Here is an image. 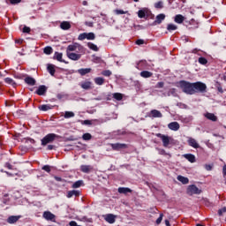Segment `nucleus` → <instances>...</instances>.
Segmentation results:
<instances>
[{
    "instance_id": "obj_15",
    "label": "nucleus",
    "mask_w": 226,
    "mask_h": 226,
    "mask_svg": "<svg viewBox=\"0 0 226 226\" xmlns=\"http://www.w3.org/2000/svg\"><path fill=\"white\" fill-rule=\"evenodd\" d=\"M149 117H163V115L160 110L152 109L149 113Z\"/></svg>"
},
{
    "instance_id": "obj_55",
    "label": "nucleus",
    "mask_w": 226,
    "mask_h": 226,
    "mask_svg": "<svg viewBox=\"0 0 226 226\" xmlns=\"http://www.w3.org/2000/svg\"><path fill=\"white\" fill-rule=\"evenodd\" d=\"M11 4H19V3H22V0H10Z\"/></svg>"
},
{
    "instance_id": "obj_20",
    "label": "nucleus",
    "mask_w": 226,
    "mask_h": 226,
    "mask_svg": "<svg viewBox=\"0 0 226 226\" xmlns=\"http://www.w3.org/2000/svg\"><path fill=\"white\" fill-rule=\"evenodd\" d=\"M19 220H20V215H18V216L11 215L8 217L7 222L11 224V223H17V222H19Z\"/></svg>"
},
{
    "instance_id": "obj_8",
    "label": "nucleus",
    "mask_w": 226,
    "mask_h": 226,
    "mask_svg": "<svg viewBox=\"0 0 226 226\" xmlns=\"http://www.w3.org/2000/svg\"><path fill=\"white\" fill-rule=\"evenodd\" d=\"M47 93V87L45 85H41L38 89L35 91V94H38V96H44Z\"/></svg>"
},
{
    "instance_id": "obj_36",
    "label": "nucleus",
    "mask_w": 226,
    "mask_h": 226,
    "mask_svg": "<svg viewBox=\"0 0 226 226\" xmlns=\"http://www.w3.org/2000/svg\"><path fill=\"white\" fill-rule=\"evenodd\" d=\"M64 117L65 119H70V117H75V113H73V111H65Z\"/></svg>"
},
{
    "instance_id": "obj_39",
    "label": "nucleus",
    "mask_w": 226,
    "mask_h": 226,
    "mask_svg": "<svg viewBox=\"0 0 226 226\" xmlns=\"http://www.w3.org/2000/svg\"><path fill=\"white\" fill-rule=\"evenodd\" d=\"M15 115L16 117H22V116H26V111H24V109H18Z\"/></svg>"
},
{
    "instance_id": "obj_61",
    "label": "nucleus",
    "mask_w": 226,
    "mask_h": 226,
    "mask_svg": "<svg viewBox=\"0 0 226 226\" xmlns=\"http://www.w3.org/2000/svg\"><path fill=\"white\" fill-rule=\"evenodd\" d=\"M23 42H24V40L22 39H19L15 41V43H18L19 45H22Z\"/></svg>"
},
{
    "instance_id": "obj_48",
    "label": "nucleus",
    "mask_w": 226,
    "mask_h": 226,
    "mask_svg": "<svg viewBox=\"0 0 226 226\" xmlns=\"http://www.w3.org/2000/svg\"><path fill=\"white\" fill-rule=\"evenodd\" d=\"M198 61L200 64H207V59H206V57L201 56L199 58Z\"/></svg>"
},
{
    "instance_id": "obj_30",
    "label": "nucleus",
    "mask_w": 226,
    "mask_h": 226,
    "mask_svg": "<svg viewBox=\"0 0 226 226\" xmlns=\"http://www.w3.org/2000/svg\"><path fill=\"white\" fill-rule=\"evenodd\" d=\"M94 83L97 86H103V84H105V79H103L102 77H97L94 79Z\"/></svg>"
},
{
    "instance_id": "obj_2",
    "label": "nucleus",
    "mask_w": 226,
    "mask_h": 226,
    "mask_svg": "<svg viewBox=\"0 0 226 226\" xmlns=\"http://www.w3.org/2000/svg\"><path fill=\"white\" fill-rule=\"evenodd\" d=\"M194 94L196 93H207V85L201 81H197L193 83Z\"/></svg>"
},
{
    "instance_id": "obj_26",
    "label": "nucleus",
    "mask_w": 226,
    "mask_h": 226,
    "mask_svg": "<svg viewBox=\"0 0 226 226\" xmlns=\"http://www.w3.org/2000/svg\"><path fill=\"white\" fill-rule=\"evenodd\" d=\"M140 77L143 79H149L150 77H153V72L149 71H143L140 72Z\"/></svg>"
},
{
    "instance_id": "obj_56",
    "label": "nucleus",
    "mask_w": 226,
    "mask_h": 226,
    "mask_svg": "<svg viewBox=\"0 0 226 226\" xmlns=\"http://www.w3.org/2000/svg\"><path fill=\"white\" fill-rule=\"evenodd\" d=\"M116 13H117V15H124V13H126V11H124L123 10H116Z\"/></svg>"
},
{
    "instance_id": "obj_3",
    "label": "nucleus",
    "mask_w": 226,
    "mask_h": 226,
    "mask_svg": "<svg viewBox=\"0 0 226 226\" xmlns=\"http://www.w3.org/2000/svg\"><path fill=\"white\" fill-rule=\"evenodd\" d=\"M57 139V134L55 133H49L41 139V146H47V144H50L54 142Z\"/></svg>"
},
{
    "instance_id": "obj_28",
    "label": "nucleus",
    "mask_w": 226,
    "mask_h": 226,
    "mask_svg": "<svg viewBox=\"0 0 226 226\" xmlns=\"http://www.w3.org/2000/svg\"><path fill=\"white\" fill-rule=\"evenodd\" d=\"M118 193H124V195H126V193H132V189L128 187H119Z\"/></svg>"
},
{
    "instance_id": "obj_23",
    "label": "nucleus",
    "mask_w": 226,
    "mask_h": 226,
    "mask_svg": "<svg viewBox=\"0 0 226 226\" xmlns=\"http://www.w3.org/2000/svg\"><path fill=\"white\" fill-rule=\"evenodd\" d=\"M92 69L91 68H81L78 70V73L84 77V75H87V73H91Z\"/></svg>"
},
{
    "instance_id": "obj_44",
    "label": "nucleus",
    "mask_w": 226,
    "mask_h": 226,
    "mask_svg": "<svg viewBox=\"0 0 226 226\" xmlns=\"http://www.w3.org/2000/svg\"><path fill=\"white\" fill-rule=\"evenodd\" d=\"M94 38H96V35H94V33L90 32V33H87V40H94Z\"/></svg>"
},
{
    "instance_id": "obj_62",
    "label": "nucleus",
    "mask_w": 226,
    "mask_h": 226,
    "mask_svg": "<svg viewBox=\"0 0 226 226\" xmlns=\"http://www.w3.org/2000/svg\"><path fill=\"white\" fill-rule=\"evenodd\" d=\"M56 98L58 100H63V98H64V95L63 94H56Z\"/></svg>"
},
{
    "instance_id": "obj_11",
    "label": "nucleus",
    "mask_w": 226,
    "mask_h": 226,
    "mask_svg": "<svg viewBox=\"0 0 226 226\" xmlns=\"http://www.w3.org/2000/svg\"><path fill=\"white\" fill-rule=\"evenodd\" d=\"M42 216H43V218H45V220H48L50 222H52L53 220L56 219V215L54 214H52V212H49V211L44 212Z\"/></svg>"
},
{
    "instance_id": "obj_1",
    "label": "nucleus",
    "mask_w": 226,
    "mask_h": 226,
    "mask_svg": "<svg viewBox=\"0 0 226 226\" xmlns=\"http://www.w3.org/2000/svg\"><path fill=\"white\" fill-rule=\"evenodd\" d=\"M179 87L182 89L183 93L185 94H195V90L193 88V83L186 80H180L178 82Z\"/></svg>"
},
{
    "instance_id": "obj_47",
    "label": "nucleus",
    "mask_w": 226,
    "mask_h": 226,
    "mask_svg": "<svg viewBox=\"0 0 226 226\" xmlns=\"http://www.w3.org/2000/svg\"><path fill=\"white\" fill-rule=\"evenodd\" d=\"M77 50V46L75 45H69L67 47V52H75Z\"/></svg>"
},
{
    "instance_id": "obj_63",
    "label": "nucleus",
    "mask_w": 226,
    "mask_h": 226,
    "mask_svg": "<svg viewBox=\"0 0 226 226\" xmlns=\"http://www.w3.org/2000/svg\"><path fill=\"white\" fill-rule=\"evenodd\" d=\"M222 174L226 176V164L222 167Z\"/></svg>"
},
{
    "instance_id": "obj_34",
    "label": "nucleus",
    "mask_w": 226,
    "mask_h": 226,
    "mask_svg": "<svg viewBox=\"0 0 226 226\" xmlns=\"http://www.w3.org/2000/svg\"><path fill=\"white\" fill-rule=\"evenodd\" d=\"M82 185H84V181L78 180L72 184V188H80V186H82Z\"/></svg>"
},
{
    "instance_id": "obj_58",
    "label": "nucleus",
    "mask_w": 226,
    "mask_h": 226,
    "mask_svg": "<svg viewBox=\"0 0 226 226\" xmlns=\"http://www.w3.org/2000/svg\"><path fill=\"white\" fill-rule=\"evenodd\" d=\"M136 45H144V40L139 39L136 41Z\"/></svg>"
},
{
    "instance_id": "obj_29",
    "label": "nucleus",
    "mask_w": 226,
    "mask_h": 226,
    "mask_svg": "<svg viewBox=\"0 0 226 226\" xmlns=\"http://www.w3.org/2000/svg\"><path fill=\"white\" fill-rule=\"evenodd\" d=\"M175 22L177 24H183L185 22V17L181 14H177L175 16Z\"/></svg>"
},
{
    "instance_id": "obj_35",
    "label": "nucleus",
    "mask_w": 226,
    "mask_h": 226,
    "mask_svg": "<svg viewBox=\"0 0 226 226\" xmlns=\"http://www.w3.org/2000/svg\"><path fill=\"white\" fill-rule=\"evenodd\" d=\"M44 54H46L47 56H50V54H52V52H54V49H52V47L48 46L45 47L43 49Z\"/></svg>"
},
{
    "instance_id": "obj_19",
    "label": "nucleus",
    "mask_w": 226,
    "mask_h": 226,
    "mask_svg": "<svg viewBox=\"0 0 226 226\" xmlns=\"http://www.w3.org/2000/svg\"><path fill=\"white\" fill-rule=\"evenodd\" d=\"M81 172H84L85 174H89L93 170V168L91 165H81L80 166Z\"/></svg>"
},
{
    "instance_id": "obj_49",
    "label": "nucleus",
    "mask_w": 226,
    "mask_h": 226,
    "mask_svg": "<svg viewBox=\"0 0 226 226\" xmlns=\"http://www.w3.org/2000/svg\"><path fill=\"white\" fill-rule=\"evenodd\" d=\"M162 220H163V214H160V216L157 218V220L155 221V223L157 225H160V223H162Z\"/></svg>"
},
{
    "instance_id": "obj_21",
    "label": "nucleus",
    "mask_w": 226,
    "mask_h": 226,
    "mask_svg": "<svg viewBox=\"0 0 226 226\" xmlns=\"http://www.w3.org/2000/svg\"><path fill=\"white\" fill-rule=\"evenodd\" d=\"M177 181L182 183V185H188L190 183V179H188V177L181 176V175L177 176Z\"/></svg>"
},
{
    "instance_id": "obj_59",
    "label": "nucleus",
    "mask_w": 226,
    "mask_h": 226,
    "mask_svg": "<svg viewBox=\"0 0 226 226\" xmlns=\"http://www.w3.org/2000/svg\"><path fill=\"white\" fill-rule=\"evenodd\" d=\"M163 86H165V83H163V81H161L157 83L156 87L162 88L163 87Z\"/></svg>"
},
{
    "instance_id": "obj_14",
    "label": "nucleus",
    "mask_w": 226,
    "mask_h": 226,
    "mask_svg": "<svg viewBox=\"0 0 226 226\" xmlns=\"http://www.w3.org/2000/svg\"><path fill=\"white\" fill-rule=\"evenodd\" d=\"M204 117L208 119L209 121H213L214 123H216L218 121V117L215 115V113H209L207 112Z\"/></svg>"
},
{
    "instance_id": "obj_5",
    "label": "nucleus",
    "mask_w": 226,
    "mask_h": 226,
    "mask_svg": "<svg viewBox=\"0 0 226 226\" xmlns=\"http://www.w3.org/2000/svg\"><path fill=\"white\" fill-rule=\"evenodd\" d=\"M155 135L156 137H158V139H161V140L162 141L163 147H169V146L170 145V140H172V138L162 133H156Z\"/></svg>"
},
{
    "instance_id": "obj_46",
    "label": "nucleus",
    "mask_w": 226,
    "mask_h": 226,
    "mask_svg": "<svg viewBox=\"0 0 226 226\" xmlns=\"http://www.w3.org/2000/svg\"><path fill=\"white\" fill-rule=\"evenodd\" d=\"M167 29L168 31H176V29H177V26L174 24H169Z\"/></svg>"
},
{
    "instance_id": "obj_16",
    "label": "nucleus",
    "mask_w": 226,
    "mask_h": 226,
    "mask_svg": "<svg viewBox=\"0 0 226 226\" xmlns=\"http://www.w3.org/2000/svg\"><path fill=\"white\" fill-rule=\"evenodd\" d=\"M183 157L188 160L190 163H195V162H197L195 155L192 154H185Z\"/></svg>"
},
{
    "instance_id": "obj_24",
    "label": "nucleus",
    "mask_w": 226,
    "mask_h": 226,
    "mask_svg": "<svg viewBox=\"0 0 226 226\" xmlns=\"http://www.w3.org/2000/svg\"><path fill=\"white\" fill-rule=\"evenodd\" d=\"M53 59L59 61V63H66L64 60H63V53H59L57 51L55 52V56H53Z\"/></svg>"
},
{
    "instance_id": "obj_40",
    "label": "nucleus",
    "mask_w": 226,
    "mask_h": 226,
    "mask_svg": "<svg viewBox=\"0 0 226 226\" xmlns=\"http://www.w3.org/2000/svg\"><path fill=\"white\" fill-rule=\"evenodd\" d=\"M215 87H216L217 91H218L219 93H221V94H222V93H223V87H222V83L216 82Z\"/></svg>"
},
{
    "instance_id": "obj_64",
    "label": "nucleus",
    "mask_w": 226,
    "mask_h": 226,
    "mask_svg": "<svg viewBox=\"0 0 226 226\" xmlns=\"http://www.w3.org/2000/svg\"><path fill=\"white\" fill-rule=\"evenodd\" d=\"M83 124H91V120H84Z\"/></svg>"
},
{
    "instance_id": "obj_50",
    "label": "nucleus",
    "mask_w": 226,
    "mask_h": 226,
    "mask_svg": "<svg viewBox=\"0 0 226 226\" xmlns=\"http://www.w3.org/2000/svg\"><path fill=\"white\" fill-rule=\"evenodd\" d=\"M87 39V33L80 34L78 37V40L83 41Z\"/></svg>"
},
{
    "instance_id": "obj_18",
    "label": "nucleus",
    "mask_w": 226,
    "mask_h": 226,
    "mask_svg": "<svg viewBox=\"0 0 226 226\" xmlns=\"http://www.w3.org/2000/svg\"><path fill=\"white\" fill-rule=\"evenodd\" d=\"M47 71L52 77H54V75H56V65L52 64H49L47 66Z\"/></svg>"
},
{
    "instance_id": "obj_7",
    "label": "nucleus",
    "mask_w": 226,
    "mask_h": 226,
    "mask_svg": "<svg viewBox=\"0 0 226 226\" xmlns=\"http://www.w3.org/2000/svg\"><path fill=\"white\" fill-rule=\"evenodd\" d=\"M116 218H117V215H115L114 214H108L105 215L104 220L108 223H116Z\"/></svg>"
},
{
    "instance_id": "obj_38",
    "label": "nucleus",
    "mask_w": 226,
    "mask_h": 226,
    "mask_svg": "<svg viewBox=\"0 0 226 226\" xmlns=\"http://www.w3.org/2000/svg\"><path fill=\"white\" fill-rule=\"evenodd\" d=\"M83 140H91L93 139V135L91 133L87 132L82 135Z\"/></svg>"
},
{
    "instance_id": "obj_9",
    "label": "nucleus",
    "mask_w": 226,
    "mask_h": 226,
    "mask_svg": "<svg viewBox=\"0 0 226 226\" xmlns=\"http://www.w3.org/2000/svg\"><path fill=\"white\" fill-rule=\"evenodd\" d=\"M168 128L172 132H177L181 128V125L177 122H171L168 124Z\"/></svg>"
},
{
    "instance_id": "obj_4",
    "label": "nucleus",
    "mask_w": 226,
    "mask_h": 226,
    "mask_svg": "<svg viewBox=\"0 0 226 226\" xmlns=\"http://www.w3.org/2000/svg\"><path fill=\"white\" fill-rule=\"evenodd\" d=\"M202 193V190L199 189L197 185H191L187 187V194L192 195H200Z\"/></svg>"
},
{
    "instance_id": "obj_31",
    "label": "nucleus",
    "mask_w": 226,
    "mask_h": 226,
    "mask_svg": "<svg viewBox=\"0 0 226 226\" xmlns=\"http://www.w3.org/2000/svg\"><path fill=\"white\" fill-rule=\"evenodd\" d=\"M50 109L52 108L49 104H42L39 106V110H41L42 112H47V110H50Z\"/></svg>"
},
{
    "instance_id": "obj_32",
    "label": "nucleus",
    "mask_w": 226,
    "mask_h": 226,
    "mask_svg": "<svg viewBox=\"0 0 226 226\" xmlns=\"http://www.w3.org/2000/svg\"><path fill=\"white\" fill-rule=\"evenodd\" d=\"M87 47L88 49H90L91 50H94V52H98L99 49L98 46H96L94 43L93 42H88L87 43Z\"/></svg>"
},
{
    "instance_id": "obj_54",
    "label": "nucleus",
    "mask_w": 226,
    "mask_h": 226,
    "mask_svg": "<svg viewBox=\"0 0 226 226\" xmlns=\"http://www.w3.org/2000/svg\"><path fill=\"white\" fill-rule=\"evenodd\" d=\"M4 167H6V169H9V170H13V166L10 162H6Z\"/></svg>"
},
{
    "instance_id": "obj_45",
    "label": "nucleus",
    "mask_w": 226,
    "mask_h": 226,
    "mask_svg": "<svg viewBox=\"0 0 226 226\" xmlns=\"http://www.w3.org/2000/svg\"><path fill=\"white\" fill-rule=\"evenodd\" d=\"M102 75H103V77H110L112 72L110 70H105L102 72Z\"/></svg>"
},
{
    "instance_id": "obj_33",
    "label": "nucleus",
    "mask_w": 226,
    "mask_h": 226,
    "mask_svg": "<svg viewBox=\"0 0 226 226\" xmlns=\"http://www.w3.org/2000/svg\"><path fill=\"white\" fill-rule=\"evenodd\" d=\"M81 87L82 89H91V81H85L83 83H81Z\"/></svg>"
},
{
    "instance_id": "obj_27",
    "label": "nucleus",
    "mask_w": 226,
    "mask_h": 226,
    "mask_svg": "<svg viewBox=\"0 0 226 226\" xmlns=\"http://www.w3.org/2000/svg\"><path fill=\"white\" fill-rule=\"evenodd\" d=\"M4 82L5 84H9V86H12V87H17V83L11 78H5Z\"/></svg>"
},
{
    "instance_id": "obj_52",
    "label": "nucleus",
    "mask_w": 226,
    "mask_h": 226,
    "mask_svg": "<svg viewBox=\"0 0 226 226\" xmlns=\"http://www.w3.org/2000/svg\"><path fill=\"white\" fill-rule=\"evenodd\" d=\"M23 33H26V34H29L31 33V28L29 26H24L23 27Z\"/></svg>"
},
{
    "instance_id": "obj_13",
    "label": "nucleus",
    "mask_w": 226,
    "mask_h": 226,
    "mask_svg": "<svg viewBox=\"0 0 226 226\" xmlns=\"http://www.w3.org/2000/svg\"><path fill=\"white\" fill-rule=\"evenodd\" d=\"M67 57H69V59H72V61H79V59H80V57H82V55L77 54V53L67 52Z\"/></svg>"
},
{
    "instance_id": "obj_6",
    "label": "nucleus",
    "mask_w": 226,
    "mask_h": 226,
    "mask_svg": "<svg viewBox=\"0 0 226 226\" xmlns=\"http://www.w3.org/2000/svg\"><path fill=\"white\" fill-rule=\"evenodd\" d=\"M110 147L113 149V151H120V149H127L128 145L124 143H111Z\"/></svg>"
},
{
    "instance_id": "obj_60",
    "label": "nucleus",
    "mask_w": 226,
    "mask_h": 226,
    "mask_svg": "<svg viewBox=\"0 0 226 226\" xmlns=\"http://www.w3.org/2000/svg\"><path fill=\"white\" fill-rule=\"evenodd\" d=\"M54 179H55L56 181H57L58 183L63 182V179H62L60 177H57V176H55V177H54Z\"/></svg>"
},
{
    "instance_id": "obj_22",
    "label": "nucleus",
    "mask_w": 226,
    "mask_h": 226,
    "mask_svg": "<svg viewBox=\"0 0 226 226\" xmlns=\"http://www.w3.org/2000/svg\"><path fill=\"white\" fill-rule=\"evenodd\" d=\"M60 27L61 29H63L64 31H68V29L72 28V25L70 24V22L68 21H64L60 24Z\"/></svg>"
},
{
    "instance_id": "obj_37",
    "label": "nucleus",
    "mask_w": 226,
    "mask_h": 226,
    "mask_svg": "<svg viewBox=\"0 0 226 226\" xmlns=\"http://www.w3.org/2000/svg\"><path fill=\"white\" fill-rule=\"evenodd\" d=\"M113 98L117 100V102H121L123 100V94L121 93H115L113 94Z\"/></svg>"
},
{
    "instance_id": "obj_42",
    "label": "nucleus",
    "mask_w": 226,
    "mask_h": 226,
    "mask_svg": "<svg viewBox=\"0 0 226 226\" xmlns=\"http://www.w3.org/2000/svg\"><path fill=\"white\" fill-rule=\"evenodd\" d=\"M138 17H139V19H146V11H144V10H139V11H138Z\"/></svg>"
},
{
    "instance_id": "obj_17",
    "label": "nucleus",
    "mask_w": 226,
    "mask_h": 226,
    "mask_svg": "<svg viewBox=\"0 0 226 226\" xmlns=\"http://www.w3.org/2000/svg\"><path fill=\"white\" fill-rule=\"evenodd\" d=\"M25 83L27 84L28 86H36V79L33 77H26L25 78Z\"/></svg>"
},
{
    "instance_id": "obj_57",
    "label": "nucleus",
    "mask_w": 226,
    "mask_h": 226,
    "mask_svg": "<svg viewBox=\"0 0 226 226\" xmlns=\"http://www.w3.org/2000/svg\"><path fill=\"white\" fill-rule=\"evenodd\" d=\"M205 169H206V170H213V165H211V164H206L205 165Z\"/></svg>"
},
{
    "instance_id": "obj_12",
    "label": "nucleus",
    "mask_w": 226,
    "mask_h": 226,
    "mask_svg": "<svg viewBox=\"0 0 226 226\" xmlns=\"http://www.w3.org/2000/svg\"><path fill=\"white\" fill-rule=\"evenodd\" d=\"M79 196H80V191H77V190L68 191L66 194L67 199H72V197H79Z\"/></svg>"
},
{
    "instance_id": "obj_10",
    "label": "nucleus",
    "mask_w": 226,
    "mask_h": 226,
    "mask_svg": "<svg viewBox=\"0 0 226 226\" xmlns=\"http://www.w3.org/2000/svg\"><path fill=\"white\" fill-rule=\"evenodd\" d=\"M187 142H188V145L191 147H193L194 149H199V147H200V146L199 145L197 140L195 139H193V138H189Z\"/></svg>"
},
{
    "instance_id": "obj_53",
    "label": "nucleus",
    "mask_w": 226,
    "mask_h": 226,
    "mask_svg": "<svg viewBox=\"0 0 226 226\" xmlns=\"http://www.w3.org/2000/svg\"><path fill=\"white\" fill-rule=\"evenodd\" d=\"M42 170H45V172H50V167L49 165H44L42 167Z\"/></svg>"
},
{
    "instance_id": "obj_51",
    "label": "nucleus",
    "mask_w": 226,
    "mask_h": 226,
    "mask_svg": "<svg viewBox=\"0 0 226 226\" xmlns=\"http://www.w3.org/2000/svg\"><path fill=\"white\" fill-rule=\"evenodd\" d=\"M223 213H226V207H223L222 208L218 210L219 216H222Z\"/></svg>"
},
{
    "instance_id": "obj_25",
    "label": "nucleus",
    "mask_w": 226,
    "mask_h": 226,
    "mask_svg": "<svg viewBox=\"0 0 226 226\" xmlns=\"http://www.w3.org/2000/svg\"><path fill=\"white\" fill-rule=\"evenodd\" d=\"M163 20H165V14H158L155 18L154 24H161Z\"/></svg>"
},
{
    "instance_id": "obj_41",
    "label": "nucleus",
    "mask_w": 226,
    "mask_h": 226,
    "mask_svg": "<svg viewBox=\"0 0 226 226\" xmlns=\"http://www.w3.org/2000/svg\"><path fill=\"white\" fill-rule=\"evenodd\" d=\"M157 149V151H158V153H159V154H162L163 156H170V154H168L166 151H165V149H163V148H156Z\"/></svg>"
},
{
    "instance_id": "obj_43",
    "label": "nucleus",
    "mask_w": 226,
    "mask_h": 226,
    "mask_svg": "<svg viewBox=\"0 0 226 226\" xmlns=\"http://www.w3.org/2000/svg\"><path fill=\"white\" fill-rule=\"evenodd\" d=\"M154 8H156V10H162V8H163V2L159 1V2L155 3Z\"/></svg>"
}]
</instances>
